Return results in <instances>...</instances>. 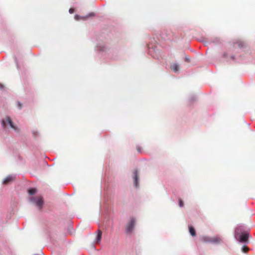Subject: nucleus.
<instances>
[{
	"label": "nucleus",
	"mask_w": 255,
	"mask_h": 255,
	"mask_svg": "<svg viewBox=\"0 0 255 255\" xmlns=\"http://www.w3.org/2000/svg\"><path fill=\"white\" fill-rule=\"evenodd\" d=\"M1 124L3 128H5L7 125H8L15 131L18 132L19 131V129L13 124L11 118L9 116H6L1 120Z\"/></svg>",
	"instance_id": "nucleus-1"
},
{
	"label": "nucleus",
	"mask_w": 255,
	"mask_h": 255,
	"mask_svg": "<svg viewBox=\"0 0 255 255\" xmlns=\"http://www.w3.org/2000/svg\"><path fill=\"white\" fill-rule=\"evenodd\" d=\"M30 201L35 204L37 207L41 209L43 204L42 198L40 196H35L30 198Z\"/></svg>",
	"instance_id": "nucleus-2"
},
{
	"label": "nucleus",
	"mask_w": 255,
	"mask_h": 255,
	"mask_svg": "<svg viewBox=\"0 0 255 255\" xmlns=\"http://www.w3.org/2000/svg\"><path fill=\"white\" fill-rule=\"evenodd\" d=\"M135 224V220L134 218H131L127 224L126 227V232L128 234H131L133 231Z\"/></svg>",
	"instance_id": "nucleus-3"
},
{
	"label": "nucleus",
	"mask_w": 255,
	"mask_h": 255,
	"mask_svg": "<svg viewBox=\"0 0 255 255\" xmlns=\"http://www.w3.org/2000/svg\"><path fill=\"white\" fill-rule=\"evenodd\" d=\"M249 234L247 233L241 234L238 238V241L241 243H247L248 241Z\"/></svg>",
	"instance_id": "nucleus-4"
},
{
	"label": "nucleus",
	"mask_w": 255,
	"mask_h": 255,
	"mask_svg": "<svg viewBox=\"0 0 255 255\" xmlns=\"http://www.w3.org/2000/svg\"><path fill=\"white\" fill-rule=\"evenodd\" d=\"M15 179V176L8 175L3 181L2 183L4 185L9 184V183L13 181Z\"/></svg>",
	"instance_id": "nucleus-5"
},
{
	"label": "nucleus",
	"mask_w": 255,
	"mask_h": 255,
	"mask_svg": "<svg viewBox=\"0 0 255 255\" xmlns=\"http://www.w3.org/2000/svg\"><path fill=\"white\" fill-rule=\"evenodd\" d=\"M133 179L134 185L135 187H137L138 186L139 175L136 169L134 170L133 172Z\"/></svg>",
	"instance_id": "nucleus-6"
},
{
	"label": "nucleus",
	"mask_w": 255,
	"mask_h": 255,
	"mask_svg": "<svg viewBox=\"0 0 255 255\" xmlns=\"http://www.w3.org/2000/svg\"><path fill=\"white\" fill-rule=\"evenodd\" d=\"M221 241V239L218 237H214L208 239V242L215 244H219Z\"/></svg>",
	"instance_id": "nucleus-7"
},
{
	"label": "nucleus",
	"mask_w": 255,
	"mask_h": 255,
	"mask_svg": "<svg viewBox=\"0 0 255 255\" xmlns=\"http://www.w3.org/2000/svg\"><path fill=\"white\" fill-rule=\"evenodd\" d=\"M97 235L95 240V243L97 244H100L101 241L102 232L100 230L97 231Z\"/></svg>",
	"instance_id": "nucleus-8"
},
{
	"label": "nucleus",
	"mask_w": 255,
	"mask_h": 255,
	"mask_svg": "<svg viewBox=\"0 0 255 255\" xmlns=\"http://www.w3.org/2000/svg\"><path fill=\"white\" fill-rule=\"evenodd\" d=\"M170 68L173 71L175 72L178 71L179 69V65L176 63L171 64L170 65Z\"/></svg>",
	"instance_id": "nucleus-9"
},
{
	"label": "nucleus",
	"mask_w": 255,
	"mask_h": 255,
	"mask_svg": "<svg viewBox=\"0 0 255 255\" xmlns=\"http://www.w3.org/2000/svg\"><path fill=\"white\" fill-rule=\"evenodd\" d=\"M189 230L191 235L193 237H195L196 235V231L195 229L191 225L189 226Z\"/></svg>",
	"instance_id": "nucleus-10"
},
{
	"label": "nucleus",
	"mask_w": 255,
	"mask_h": 255,
	"mask_svg": "<svg viewBox=\"0 0 255 255\" xmlns=\"http://www.w3.org/2000/svg\"><path fill=\"white\" fill-rule=\"evenodd\" d=\"M36 192V190L35 188H31L28 190V193L30 195H34Z\"/></svg>",
	"instance_id": "nucleus-11"
},
{
	"label": "nucleus",
	"mask_w": 255,
	"mask_h": 255,
	"mask_svg": "<svg viewBox=\"0 0 255 255\" xmlns=\"http://www.w3.org/2000/svg\"><path fill=\"white\" fill-rule=\"evenodd\" d=\"M89 16H86L85 17H81L78 15H75V18L77 19V20H79L80 19H83L84 20H86L88 18V17H89Z\"/></svg>",
	"instance_id": "nucleus-12"
},
{
	"label": "nucleus",
	"mask_w": 255,
	"mask_h": 255,
	"mask_svg": "<svg viewBox=\"0 0 255 255\" xmlns=\"http://www.w3.org/2000/svg\"><path fill=\"white\" fill-rule=\"evenodd\" d=\"M249 251V248L247 246H244L242 248V251L244 253H247Z\"/></svg>",
	"instance_id": "nucleus-13"
},
{
	"label": "nucleus",
	"mask_w": 255,
	"mask_h": 255,
	"mask_svg": "<svg viewBox=\"0 0 255 255\" xmlns=\"http://www.w3.org/2000/svg\"><path fill=\"white\" fill-rule=\"evenodd\" d=\"M167 33H168V35L167 36L169 38H170L171 37V34H172V35H173V32H172L171 30H167Z\"/></svg>",
	"instance_id": "nucleus-14"
},
{
	"label": "nucleus",
	"mask_w": 255,
	"mask_h": 255,
	"mask_svg": "<svg viewBox=\"0 0 255 255\" xmlns=\"http://www.w3.org/2000/svg\"><path fill=\"white\" fill-rule=\"evenodd\" d=\"M179 205L181 207H183L184 205V203L181 199H180L179 201Z\"/></svg>",
	"instance_id": "nucleus-15"
},
{
	"label": "nucleus",
	"mask_w": 255,
	"mask_h": 255,
	"mask_svg": "<svg viewBox=\"0 0 255 255\" xmlns=\"http://www.w3.org/2000/svg\"><path fill=\"white\" fill-rule=\"evenodd\" d=\"M69 11L70 13H73L74 12V9L73 8H70L69 10Z\"/></svg>",
	"instance_id": "nucleus-16"
},
{
	"label": "nucleus",
	"mask_w": 255,
	"mask_h": 255,
	"mask_svg": "<svg viewBox=\"0 0 255 255\" xmlns=\"http://www.w3.org/2000/svg\"><path fill=\"white\" fill-rule=\"evenodd\" d=\"M17 106H18V108L19 109H21V108H22V104H21L20 103L18 102Z\"/></svg>",
	"instance_id": "nucleus-17"
},
{
	"label": "nucleus",
	"mask_w": 255,
	"mask_h": 255,
	"mask_svg": "<svg viewBox=\"0 0 255 255\" xmlns=\"http://www.w3.org/2000/svg\"><path fill=\"white\" fill-rule=\"evenodd\" d=\"M136 149L137 150V151L138 152H140L141 151V148L139 146H137L136 147Z\"/></svg>",
	"instance_id": "nucleus-18"
},
{
	"label": "nucleus",
	"mask_w": 255,
	"mask_h": 255,
	"mask_svg": "<svg viewBox=\"0 0 255 255\" xmlns=\"http://www.w3.org/2000/svg\"><path fill=\"white\" fill-rule=\"evenodd\" d=\"M3 87H4L3 85L1 84H0V88L2 89V88H3Z\"/></svg>",
	"instance_id": "nucleus-19"
},
{
	"label": "nucleus",
	"mask_w": 255,
	"mask_h": 255,
	"mask_svg": "<svg viewBox=\"0 0 255 255\" xmlns=\"http://www.w3.org/2000/svg\"><path fill=\"white\" fill-rule=\"evenodd\" d=\"M90 15H92V16H93V15H94V13H90V15H89V16H90Z\"/></svg>",
	"instance_id": "nucleus-20"
},
{
	"label": "nucleus",
	"mask_w": 255,
	"mask_h": 255,
	"mask_svg": "<svg viewBox=\"0 0 255 255\" xmlns=\"http://www.w3.org/2000/svg\"><path fill=\"white\" fill-rule=\"evenodd\" d=\"M239 230V229H237L236 230V233H238V232Z\"/></svg>",
	"instance_id": "nucleus-21"
},
{
	"label": "nucleus",
	"mask_w": 255,
	"mask_h": 255,
	"mask_svg": "<svg viewBox=\"0 0 255 255\" xmlns=\"http://www.w3.org/2000/svg\"><path fill=\"white\" fill-rule=\"evenodd\" d=\"M186 60H187V61H189V59H188V58H186Z\"/></svg>",
	"instance_id": "nucleus-22"
}]
</instances>
